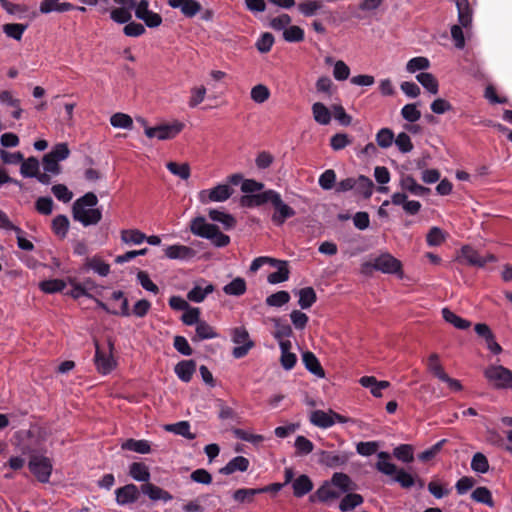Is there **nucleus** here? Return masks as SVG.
<instances>
[{"instance_id":"b1692460","label":"nucleus","mask_w":512,"mask_h":512,"mask_svg":"<svg viewBox=\"0 0 512 512\" xmlns=\"http://www.w3.org/2000/svg\"><path fill=\"white\" fill-rule=\"evenodd\" d=\"M74 9V6L69 2H60V0H43L40 3L39 11L42 14H49L51 12H67Z\"/></svg>"},{"instance_id":"4c0bfd02","label":"nucleus","mask_w":512,"mask_h":512,"mask_svg":"<svg viewBox=\"0 0 512 512\" xmlns=\"http://www.w3.org/2000/svg\"><path fill=\"white\" fill-rule=\"evenodd\" d=\"M313 119L320 125H328L331 122L330 110L321 102L312 105Z\"/></svg>"},{"instance_id":"1a4fd4ad","label":"nucleus","mask_w":512,"mask_h":512,"mask_svg":"<svg viewBox=\"0 0 512 512\" xmlns=\"http://www.w3.org/2000/svg\"><path fill=\"white\" fill-rule=\"evenodd\" d=\"M28 467L40 482L47 483L49 481L52 472L50 458L43 455H32Z\"/></svg>"},{"instance_id":"bb28decb","label":"nucleus","mask_w":512,"mask_h":512,"mask_svg":"<svg viewBox=\"0 0 512 512\" xmlns=\"http://www.w3.org/2000/svg\"><path fill=\"white\" fill-rule=\"evenodd\" d=\"M400 186L403 190L408 191L415 196H424L430 192L429 188L418 184L416 180L410 175H406L401 178Z\"/></svg>"},{"instance_id":"c03bdc74","label":"nucleus","mask_w":512,"mask_h":512,"mask_svg":"<svg viewBox=\"0 0 512 512\" xmlns=\"http://www.w3.org/2000/svg\"><path fill=\"white\" fill-rule=\"evenodd\" d=\"M267 488H241L234 492L233 499L239 503H250L257 494L266 492Z\"/></svg>"},{"instance_id":"603ef678","label":"nucleus","mask_w":512,"mask_h":512,"mask_svg":"<svg viewBox=\"0 0 512 512\" xmlns=\"http://www.w3.org/2000/svg\"><path fill=\"white\" fill-rule=\"evenodd\" d=\"M166 168L171 174L182 180H188L191 175V169L188 163L178 164L171 161L166 164Z\"/></svg>"},{"instance_id":"20e7f679","label":"nucleus","mask_w":512,"mask_h":512,"mask_svg":"<svg viewBox=\"0 0 512 512\" xmlns=\"http://www.w3.org/2000/svg\"><path fill=\"white\" fill-rule=\"evenodd\" d=\"M488 382L496 389L512 387V372L502 365H490L484 371Z\"/></svg>"},{"instance_id":"4468645a","label":"nucleus","mask_w":512,"mask_h":512,"mask_svg":"<svg viewBox=\"0 0 512 512\" xmlns=\"http://www.w3.org/2000/svg\"><path fill=\"white\" fill-rule=\"evenodd\" d=\"M460 258L463 259L468 265L477 267H484L489 262H496V257L493 254L481 256L470 246L462 247Z\"/></svg>"},{"instance_id":"5701e85b","label":"nucleus","mask_w":512,"mask_h":512,"mask_svg":"<svg viewBox=\"0 0 512 512\" xmlns=\"http://www.w3.org/2000/svg\"><path fill=\"white\" fill-rule=\"evenodd\" d=\"M275 190H266L261 193L244 196L241 199V203L246 207H258L271 201L272 194Z\"/></svg>"},{"instance_id":"a19ab883","label":"nucleus","mask_w":512,"mask_h":512,"mask_svg":"<svg viewBox=\"0 0 512 512\" xmlns=\"http://www.w3.org/2000/svg\"><path fill=\"white\" fill-rule=\"evenodd\" d=\"M364 502L363 497L357 493L346 494L339 503V510L341 512H348L360 506Z\"/></svg>"},{"instance_id":"9b49d317","label":"nucleus","mask_w":512,"mask_h":512,"mask_svg":"<svg viewBox=\"0 0 512 512\" xmlns=\"http://www.w3.org/2000/svg\"><path fill=\"white\" fill-rule=\"evenodd\" d=\"M270 203L273 205L275 212L272 215V221L277 225L281 226L284 222L295 215V211L292 207L284 203L280 193L274 191Z\"/></svg>"},{"instance_id":"58836bf2","label":"nucleus","mask_w":512,"mask_h":512,"mask_svg":"<svg viewBox=\"0 0 512 512\" xmlns=\"http://www.w3.org/2000/svg\"><path fill=\"white\" fill-rule=\"evenodd\" d=\"M165 430L175 435H180L188 440L195 439L196 435L190 431V424L187 421H180L165 426Z\"/></svg>"},{"instance_id":"9d476101","label":"nucleus","mask_w":512,"mask_h":512,"mask_svg":"<svg viewBox=\"0 0 512 512\" xmlns=\"http://www.w3.org/2000/svg\"><path fill=\"white\" fill-rule=\"evenodd\" d=\"M309 420L312 425L322 428V429H328L332 427L336 422L339 423H346L347 419L332 411H323V410H314L309 415Z\"/></svg>"},{"instance_id":"473e14b6","label":"nucleus","mask_w":512,"mask_h":512,"mask_svg":"<svg viewBox=\"0 0 512 512\" xmlns=\"http://www.w3.org/2000/svg\"><path fill=\"white\" fill-rule=\"evenodd\" d=\"M40 173V163L35 157L24 159L20 166V174L24 178H36Z\"/></svg>"},{"instance_id":"4d7b16f0","label":"nucleus","mask_w":512,"mask_h":512,"mask_svg":"<svg viewBox=\"0 0 512 512\" xmlns=\"http://www.w3.org/2000/svg\"><path fill=\"white\" fill-rule=\"evenodd\" d=\"M357 185L355 191L361 194L364 198H370L373 193V182L370 178L360 175L356 178Z\"/></svg>"},{"instance_id":"4be33fe9","label":"nucleus","mask_w":512,"mask_h":512,"mask_svg":"<svg viewBox=\"0 0 512 512\" xmlns=\"http://www.w3.org/2000/svg\"><path fill=\"white\" fill-rule=\"evenodd\" d=\"M359 383L363 387L370 389L374 397H381L382 390L390 386L388 381H378L374 376H363L360 378Z\"/></svg>"},{"instance_id":"cd10ccee","label":"nucleus","mask_w":512,"mask_h":512,"mask_svg":"<svg viewBox=\"0 0 512 512\" xmlns=\"http://www.w3.org/2000/svg\"><path fill=\"white\" fill-rule=\"evenodd\" d=\"M274 331L273 337L280 343H291L289 338L292 336L293 331L289 324L281 321L280 319H274Z\"/></svg>"},{"instance_id":"aec40b11","label":"nucleus","mask_w":512,"mask_h":512,"mask_svg":"<svg viewBox=\"0 0 512 512\" xmlns=\"http://www.w3.org/2000/svg\"><path fill=\"white\" fill-rule=\"evenodd\" d=\"M170 7L180 9L181 13L188 18L194 17L200 10L201 5L195 0H168Z\"/></svg>"},{"instance_id":"6e6d98bb","label":"nucleus","mask_w":512,"mask_h":512,"mask_svg":"<svg viewBox=\"0 0 512 512\" xmlns=\"http://www.w3.org/2000/svg\"><path fill=\"white\" fill-rule=\"evenodd\" d=\"M471 498L477 503L485 504L489 507L494 506L492 494L486 487H477L473 490Z\"/></svg>"},{"instance_id":"f3484780","label":"nucleus","mask_w":512,"mask_h":512,"mask_svg":"<svg viewBox=\"0 0 512 512\" xmlns=\"http://www.w3.org/2000/svg\"><path fill=\"white\" fill-rule=\"evenodd\" d=\"M164 253L168 259L181 261H189L196 255V251L194 249L181 244L167 246Z\"/></svg>"},{"instance_id":"13d9d810","label":"nucleus","mask_w":512,"mask_h":512,"mask_svg":"<svg viewBox=\"0 0 512 512\" xmlns=\"http://www.w3.org/2000/svg\"><path fill=\"white\" fill-rule=\"evenodd\" d=\"M290 294L287 291L281 290L269 295L265 302L270 307L280 308L290 301Z\"/></svg>"},{"instance_id":"e433bc0d","label":"nucleus","mask_w":512,"mask_h":512,"mask_svg":"<svg viewBox=\"0 0 512 512\" xmlns=\"http://www.w3.org/2000/svg\"><path fill=\"white\" fill-rule=\"evenodd\" d=\"M121 448L123 450L133 451L139 454H148L151 451L150 442L144 439H127L122 443Z\"/></svg>"},{"instance_id":"ea45409f","label":"nucleus","mask_w":512,"mask_h":512,"mask_svg":"<svg viewBox=\"0 0 512 512\" xmlns=\"http://www.w3.org/2000/svg\"><path fill=\"white\" fill-rule=\"evenodd\" d=\"M296 294L298 295V304L302 309H309L316 302V293L312 287H305L299 289Z\"/></svg>"},{"instance_id":"393cba45","label":"nucleus","mask_w":512,"mask_h":512,"mask_svg":"<svg viewBox=\"0 0 512 512\" xmlns=\"http://www.w3.org/2000/svg\"><path fill=\"white\" fill-rule=\"evenodd\" d=\"M249 464V460L246 457L236 456L220 469V473L230 475L238 471L245 472L249 468Z\"/></svg>"},{"instance_id":"72a5a7b5","label":"nucleus","mask_w":512,"mask_h":512,"mask_svg":"<svg viewBox=\"0 0 512 512\" xmlns=\"http://www.w3.org/2000/svg\"><path fill=\"white\" fill-rule=\"evenodd\" d=\"M293 493L296 497H303L313 489V483L307 475H300L292 483Z\"/></svg>"},{"instance_id":"c9c22d12","label":"nucleus","mask_w":512,"mask_h":512,"mask_svg":"<svg viewBox=\"0 0 512 512\" xmlns=\"http://www.w3.org/2000/svg\"><path fill=\"white\" fill-rule=\"evenodd\" d=\"M213 291L214 286L212 284H206L205 286L197 284L188 292L187 298L194 303H201Z\"/></svg>"},{"instance_id":"3c124183","label":"nucleus","mask_w":512,"mask_h":512,"mask_svg":"<svg viewBox=\"0 0 512 512\" xmlns=\"http://www.w3.org/2000/svg\"><path fill=\"white\" fill-rule=\"evenodd\" d=\"M110 124L117 129L131 130L133 128L132 118L125 113L117 112L110 117Z\"/></svg>"},{"instance_id":"f8f14e48","label":"nucleus","mask_w":512,"mask_h":512,"mask_svg":"<svg viewBox=\"0 0 512 512\" xmlns=\"http://www.w3.org/2000/svg\"><path fill=\"white\" fill-rule=\"evenodd\" d=\"M134 12L136 18L142 20L148 28H157L162 24L160 14L149 9L148 0L139 1Z\"/></svg>"},{"instance_id":"0e129e2a","label":"nucleus","mask_w":512,"mask_h":512,"mask_svg":"<svg viewBox=\"0 0 512 512\" xmlns=\"http://www.w3.org/2000/svg\"><path fill=\"white\" fill-rule=\"evenodd\" d=\"M394 133L389 128H382L376 134V142L383 149L389 148L394 142Z\"/></svg>"},{"instance_id":"f704fd0d","label":"nucleus","mask_w":512,"mask_h":512,"mask_svg":"<svg viewBox=\"0 0 512 512\" xmlns=\"http://www.w3.org/2000/svg\"><path fill=\"white\" fill-rule=\"evenodd\" d=\"M281 357L280 362L285 370H291L297 361V357L291 352L292 343H280Z\"/></svg>"},{"instance_id":"37998d69","label":"nucleus","mask_w":512,"mask_h":512,"mask_svg":"<svg viewBox=\"0 0 512 512\" xmlns=\"http://www.w3.org/2000/svg\"><path fill=\"white\" fill-rule=\"evenodd\" d=\"M246 289V281L241 277H236L223 287V292L229 296H241Z\"/></svg>"},{"instance_id":"774afa93","label":"nucleus","mask_w":512,"mask_h":512,"mask_svg":"<svg viewBox=\"0 0 512 512\" xmlns=\"http://www.w3.org/2000/svg\"><path fill=\"white\" fill-rule=\"evenodd\" d=\"M110 18L117 24H126L132 19V11L115 7L110 10Z\"/></svg>"},{"instance_id":"8fccbe9b","label":"nucleus","mask_w":512,"mask_h":512,"mask_svg":"<svg viewBox=\"0 0 512 512\" xmlns=\"http://www.w3.org/2000/svg\"><path fill=\"white\" fill-rule=\"evenodd\" d=\"M442 315L446 322L452 324L455 328L460 330H465L470 327L471 323L456 315L454 312L450 311L448 308L442 309Z\"/></svg>"},{"instance_id":"6ab92c4d","label":"nucleus","mask_w":512,"mask_h":512,"mask_svg":"<svg viewBox=\"0 0 512 512\" xmlns=\"http://www.w3.org/2000/svg\"><path fill=\"white\" fill-rule=\"evenodd\" d=\"M458 22L465 29H470L473 22V10L468 0H456Z\"/></svg>"},{"instance_id":"c756f323","label":"nucleus","mask_w":512,"mask_h":512,"mask_svg":"<svg viewBox=\"0 0 512 512\" xmlns=\"http://www.w3.org/2000/svg\"><path fill=\"white\" fill-rule=\"evenodd\" d=\"M129 475L138 482H144V484L149 483L151 478L150 471L148 467L141 462H133L129 466Z\"/></svg>"},{"instance_id":"423d86ee","label":"nucleus","mask_w":512,"mask_h":512,"mask_svg":"<svg viewBox=\"0 0 512 512\" xmlns=\"http://www.w3.org/2000/svg\"><path fill=\"white\" fill-rule=\"evenodd\" d=\"M184 128V124L178 120L171 123L160 124L155 127H146L145 135L148 138H157L160 141L175 138Z\"/></svg>"},{"instance_id":"7c9ffc66","label":"nucleus","mask_w":512,"mask_h":512,"mask_svg":"<svg viewBox=\"0 0 512 512\" xmlns=\"http://www.w3.org/2000/svg\"><path fill=\"white\" fill-rule=\"evenodd\" d=\"M208 215L212 221L222 224L223 228L226 230H230L236 225L235 218L231 214L225 213L224 211H220L218 209H210Z\"/></svg>"},{"instance_id":"e2e57ef3","label":"nucleus","mask_w":512,"mask_h":512,"mask_svg":"<svg viewBox=\"0 0 512 512\" xmlns=\"http://www.w3.org/2000/svg\"><path fill=\"white\" fill-rule=\"evenodd\" d=\"M430 67V61L426 57L418 56L411 58L406 64V70L409 73L426 70Z\"/></svg>"},{"instance_id":"dca6fc26","label":"nucleus","mask_w":512,"mask_h":512,"mask_svg":"<svg viewBox=\"0 0 512 512\" xmlns=\"http://www.w3.org/2000/svg\"><path fill=\"white\" fill-rule=\"evenodd\" d=\"M116 502L120 506H126L135 503L139 496L140 491L134 484H127L115 490Z\"/></svg>"},{"instance_id":"a878e982","label":"nucleus","mask_w":512,"mask_h":512,"mask_svg":"<svg viewBox=\"0 0 512 512\" xmlns=\"http://www.w3.org/2000/svg\"><path fill=\"white\" fill-rule=\"evenodd\" d=\"M302 361L305 368L318 378H324L325 372L317 357L310 351L302 354Z\"/></svg>"},{"instance_id":"a18cd8bd","label":"nucleus","mask_w":512,"mask_h":512,"mask_svg":"<svg viewBox=\"0 0 512 512\" xmlns=\"http://www.w3.org/2000/svg\"><path fill=\"white\" fill-rule=\"evenodd\" d=\"M146 239V235L137 229H126L121 232V241L128 245H140Z\"/></svg>"},{"instance_id":"2f4dec72","label":"nucleus","mask_w":512,"mask_h":512,"mask_svg":"<svg viewBox=\"0 0 512 512\" xmlns=\"http://www.w3.org/2000/svg\"><path fill=\"white\" fill-rule=\"evenodd\" d=\"M196 365L192 360H183L175 366L177 377L183 382H189L195 372Z\"/></svg>"},{"instance_id":"39448f33","label":"nucleus","mask_w":512,"mask_h":512,"mask_svg":"<svg viewBox=\"0 0 512 512\" xmlns=\"http://www.w3.org/2000/svg\"><path fill=\"white\" fill-rule=\"evenodd\" d=\"M231 341L236 345L232 350V355L236 359L245 357L254 347V342L250 339L249 333L244 327H235L230 331Z\"/></svg>"},{"instance_id":"5fc2aeb1","label":"nucleus","mask_w":512,"mask_h":512,"mask_svg":"<svg viewBox=\"0 0 512 512\" xmlns=\"http://www.w3.org/2000/svg\"><path fill=\"white\" fill-rule=\"evenodd\" d=\"M340 493L336 492L330 484L322 485L315 493L314 496H311V501H314V497H317V499L320 502L326 503L329 500L339 498Z\"/></svg>"},{"instance_id":"7ed1b4c3","label":"nucleus","mask_w":512,"mask_h":512,"mask_svg":"<svg viewBox=\"0 0 512 512\" xmlns=\"http://www.w3.org/2000/svg\"><path fill=\"white\" fill-rule=\"evenodd\" d=\"M378 461L375 465L376 469L384 475H395L393 481L398 483L402 488H411L415 485L414 477L404 469H398L395 464L389 461L390 454L387 452L378 453Z\"/></svg>"},{"instance_id":"c85d7f7f","label":"nucleus","mask_w":512,"mask_h":512,"mask_svg":"<svg viewBox=\"0 0 512 512\" xmlns=\"http://www.w3.org/2000/svg\"><path fill=\"white\" fill-rule=\"evenodd\" d=\"M348 461L346 454H340L330 451H322L320 454V462L330 468L343 466Z\"/></svg>"},{"instance_id":"f257e3e1","label":"nucleus","mask_w":512,"mask_h":512,"mask_svg":"<svg viewBox=\"0 0 512 512\" xmlns=\"http://www.w3.org/2000/svg\"><path fill=\"white\" fill-rule=\"evenodd\" d=\"M97 204L98 198L93 192H88L77 199L72 207L74 220L85 227L96 225L102 218L101 210L95 208Z\"/></svg>"},{"instance_id":"a211bd4d","label":"nucleus","mask_w":512,"mask_h":512,"mask_svg":"<svg viewBox=\"0 0 512 512\" xmlns=\"http://www.w3.org/2000/svg\"><path fill=\"white\" fill-rule=\"evenodd\" d=\"M141 492L152 501H163L167 503L173 499V496L166 490L152 483H146L141 486Z\"/></svg>"},{"instance_id":"0eeeda50","label":"nucleus","mask_w":512,"mask_h":512,"mask_svg":"<svg viewBox=\"0 0 512 512\" xmlns=\"http://www.w3.org/2000/svg\"><path fill=\"white\" fill-rule=\"evenodd\" d=\"M364 267L367 271L374 269L385 274H397L401 272V262L389 253H383L374 258L372 262H367Z\"/></svg>"},{"instance_id":"6e6552de","label":"nucleus","mask_w":512,"mask_h":512,"mask_svg":"<svg viewBox=\"0 0 512 512\" xmlns=\"http://www.w3.org/2000/svg\"><path fill=\"white\" fill-rule=\"evenodd\" d=\"M233 194V189L229 184H218L210 189H203L198 193V200L202 204L212 202H224Z\"/></svg>"},{"instance_id":"2eb2a0df","label":"nucleus","mask_w":512,"mask_h":512,"mask_svg":"<svg viewBox=\"0 0 512 512\" xmlns=\"http://www.w3.org/2000/svg\"><path fill=\"white\" fill-rule=\"evenodd\" d=\"M113 344L109 343V353L102 352L98 345H96L95 351V365L97 371L103 375L109 374L116 366V362L112 356Z\"/></svg>"},{"instance_id":"ddd939ff","label":"nucleus","mask_w":512,"mask_h":512,"mask_svg":"<svg viewBox=\"0 0 512 512\" xmlns=\"http://www.w3.org/2000/svg\"><path fill=\"white\" fill-rule=\"evenodd\" d=\"M475 333L481 337L486 345V348L494 355L502 353V347L496 341V337L491 328L485 323H477L474 326Z\"/></svg>"},{"instance_id":"412c9836","label":"nucleus","mask_w":512,"mask_h":512,"mask_svg":"<svg viewBox=\"0 0 512 512\" xmlns=\"http://www.w3.org/2000/svg\"><path fill=\"white\" fill-rule=\"evenodd\" d=\"M287 261L274 259L270 265L277 268V271L271 273L267 277L270 284H279L289 279V269Z\"/></svg>"},{"instance_id":"680f3d73","label":"nucleus","mask_w":512,"mask_h":512,"mask_svg":"<svg viewBox=\"0 0 512 512\" xmlns=\"http://www.w3.org/2000/svg\"><path fill=\"white\" fill-rule=\"evenodd\" d=\"M471 469L480 474H484L489 470V462L487 457L480 452H477L473 455L471 460Z\"/></svg>"},{"instance_id":"de8ad7c7","label":"nucleus","mask_w":512,"mask_h":512,"mask_svg":"<svg viewBox=\"0 0 512 512\" xmlns=\"http://www.w3.org/2000/svg\"><path fill=\"white\" fill-rule=\"evenodd\" d=\"M393 456L403 463L414 460V448L410 444H400L393 449Z\"/></svg>"},{"instance_id":"69168bd1","label":"nucleus","mask_w":512,"mask_h":512,"mask_svg":"<svg viewBox=\"0 0 512 512\" xmlns=\"http://www.w3.org/2000/svg\"><path fill=\"white\" fill-rule=\"evenodd\" d=\"M52 229L55 234L64 238L69 229V220L65 215H58L52 221Z\"/></svg>"},{"instance_id":"052dcab7","label":"nucleus","mask_w":512,"mask_h":512,"mask_svg":"<svg viewBox=\"0 0 512 512\" xmlns=\"http://www.w3.org/2000/svg\"><path fill=\"white\" fill-rule=\"evenodd\" d=\"M66 287L65 281L61 279H50L44 280L40 282L39 288L44 293L52 294L56 292H61Z\"/></svg>"},{"instance_id":"09e8293b","label":"nucleus","mask_w":512,"mask_h":512,"mask_svg":"<svg viewBox=\"0 0 512 512\" xmlns=\"http://www.w3.org/2000/svg\"><path fill=\"white\" fill-rule=\"evenodd\" d=\"M195 336L192 338L193 341H201L206 339H213L217 337V333L214 331L205 321H199L196 325Z\"/></svg>"},{"instance_id":"79ce46f5","label":"nucleus","mask_w":512,"mask_h":512,"mask_svg":"<svg viewBox=\"0 0 512 512\" xmlns=\"http://www.w3.org/2000/svg\"><path fill=\"white\" fill-rule=\"evenodd\" d=\"M417 81L431 94H437L439 85L435 76L428 72H420L416 75Z\"/></svg>"},{"instance_id":"bf43d9fd","label":"nucleus","mask_w":512,"mask_h":512,"mask_svg":"<svg viewBox=\"0 0 512 512\" xmlns=\"http://www.w3.org/2000/svg\"><path fill=\"white\" fill-rule=\"evenodd\" d=\"M27 27V25L20 23L5 24L3 25V32L7 37L20 41Z\"/></svg>"},{"instance_id":"f03ea898","label":"nucleus","mask_w":512,"mask_h":512,"mask_svg":"<svg viewBox=\"0 0 512 512\" xmlns=\"http://www.w3.org/2000/svg\"><path fill=\"white\" fill-rule=\"evenodd\" d=\"M190 231L193 235L207 239L217 248L230 243V237L222 233L218 226L207 222L204 216H197L190 222Z\"/></svg>"},{"instance_id":"49530a36","label":"nucleus","mask_w":512,"mask_h":512,"mask_svg":"<svg viewBox=\"0 0 512 512\" xmlns=\"http://www.w3.org/2000/svg\"><path fill=\"white\" fill-rule=\"evenodd\" d=\"M331 484L339 488L343 493L353 490L355 486L350 477L341 472H336L333 474Z\"/></svg>"},{"instance_id":"338daca9","label":"nucleus","mask_w":512,"mask_h":512,"mask_svg":"<svg viewBox=\"0 0 512 512\" xmlns=\"http://www.w3.org/2000/svg\"><path fill=\"white\" fill-rule=\"evenodd\" d=\"M87 266L101 277H106L110 273L109 264L97 257L90 259Z\"/></svg>"},{"instance_id":"864d4df0","label":"nucleus","mask_w":512,"mask_h":512,"mask_svg":"<svg viewBox=\"0 0 512 512\" xmlns=\"http://www.w3.org/2000/svg\"><path fill=\"white\" fill-rule=\"evenodd\" d=\"M270 90L264 84H257L251 88L250 97L256 104H263L270 98Z\"/></svg>"}]
</instances>
